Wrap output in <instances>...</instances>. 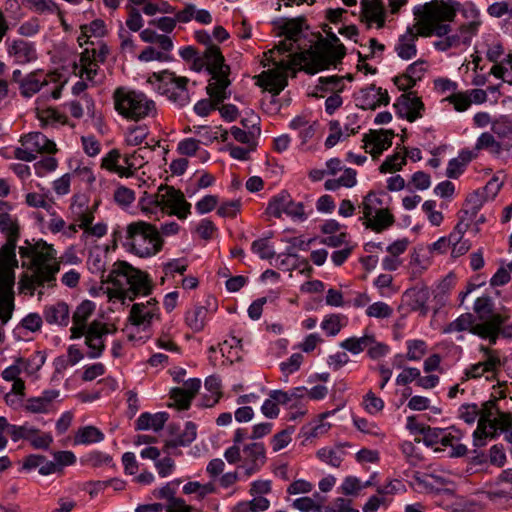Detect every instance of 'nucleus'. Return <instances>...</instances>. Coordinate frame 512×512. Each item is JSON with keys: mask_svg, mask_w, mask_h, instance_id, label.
<instances>
[{"mask_svg": "<svg viewBox=\"0 0 512 512\" xmlns=\"http://www.w3.org/2000/svg\"><path fill=\"white\" fill-rule=\"evenodd\" d=\"M280 29L285 38L264 53L263 65L268 69L257 77L258 84L274 94H279L287 86L288 76L294 75L305 62V57L296 53L294 46L301 33V21L282 20Z\"/></svg>", "mask_w": 512, "mask_h": 512, "instance_id": "1", "label": "nucleus"}, {"mask_svg": "<svg viewBox=\"0 0 512 512\" xmlns=\"http://www.w3.org/2000/svg\"><path fill=\"white\" fill-rule=\"evenodd\" d=\"M459 3L454 1L434 0L414 7L415 23L407 27L395 44V52L403 60L416 56V41L419 36L441 37L450 31V22L456 16Z\"/></svg>", "mask_w": 512, "mask_h": 512, "instance_id": "2", "label": "nucleus"}, {"mask_svg": "<svg viewBox=\"0 0 512 512\" xmlns=\"http://www.w3.org/2000/svg\"><path fill=\"white\" fill-rule=\"evenodd\" d=\"M22 266L32 271V274L24 275L19 286L21 291L33 295L36 286L50 285L56 279L60 263L57 260L56 250L52 245L40 240L35 243L25 241L24 246L19 247Z\"/></svg>", "mask_w": 512, "mask_h": 512, "instance_id": "3", "label": "nucleus"}, {"mask_svg": "<svg viewBox=\"0 0 512 512\" xmlns=\"http://www.w3.org/2000/svg\"><path fill=\"white\" fill-rule=\"evenodd\" d=\"M194 37L206 47L202 54L194 51V71L205 69L209 73L208 91L211 94L224 93V88L231 84L230 67L225 63L220 48L212 43L211 35L205 30L196 31Z\"/></svg>", "mask_w": 512, "mask_h": 512, "instance_id": "4", "label": "nucleus"}, {"mask_svg": "<svg viewBox=\"0 0 512 512\" xmlns=\"http://www.w3.org/2000/svg\"><path fill=\"white\" fill-rule=\"evenodd\" d=\"M112 288H107L109 299L134 300L136 296L150 293L152 285L148 275L125 261L114 263L108 275Z\"/></svg>", "mask_w": 512, "mask_h": 512, "instance_id": "5", "label": "nucleus"}, {"mask_svg": "<svg viewBox=\"0 0 512 512\" xmlns=\"http://www.w3.org/2000/svg\"><path fill=\"white\" fill-rule=\"evenodd\" d=\"M17 241L7 240L0 251V320L2 325L12 317L14 310V268L18 266L16 259Z\"/></svg>", "mask_w": 512, "mask_h": 512, "instance_id": "6", "label": "nucleus"}, {"mask_svg": "<svg viewBox=\"0 0 512 512\" xmlns=\"http://www.w3.org/2000/svg\"><path fill=\"white\" fill-rule=\"evenodd\" d=\"M504 318L500 314H492L488 319L476 321L471 313L461 314L443 328L444 333L468 331L495 345L502 331Z\"/></svg>", "mask_w": 512, "mask_h": 512, "instance_id": "7", "label": "nucleus"}, {"mask_svg": "<svg viewBox=\"0 0 512 512\" xmlns=\"http://www.w3.org/2000/svg\"><path fill=\"white\" fill-rule=\"evenodd\" d=\"M126 240L130 251L139 257L154 256L163 247L158 228L145 221L130 223L126 230Z\"/></svg>", "mask_w": 512, "mask_h": 512, "instance_id": "8", "label": "nucleus"}, {"mask_svg": "<svg viewBox=\"0 0 512 512\" xmlns=\"http://www.w3.org/2000/svg\"><path fill=\"white\" fill-rule=\"evenodd\" d=\"M113 100L115 110L121 116L129 120L140 121L156 113L153 100L149 99L142 92L126 87H118L115 89Z\"/></svg>", "mask_w": 512, "mask_h": 512, "instance_id": "9", "label": "nucleus"}, {"mask_svg": "<svg viewBox=\"0 0 512 512\" xmlns=\"http://www.w3.org/2000/svg\"><path fill=\"white\" fill-rule=\"evenodd\" d=\"M464 432L455 426L447 428L432 427L425 431L424 444L434 449L435 452L447 451L450 458L466 455L468 448L461 443Z\"/></svg>", "mask_w": 512, "mask_h": 512, "instance_id": "10", "label": "nucleus"}, {"mask_svg": "<svg viewBox=\"0 0 512 512\" xmlns=\"http://www.w3.org/2000/svg\"><path fill=\"white\" fill-rule=\"evenodd\" d=\"M359 208L362 212L360 220L363 225L375 232H381L394 222L392 214L382 205L380 197L374 193H368L362 200Z\"/></svg>", "mask_w": 512, "mask_h": 512, "instance_id": "11", "label": "nucleus"}, {"mask_svg": "<svg viewBox=\"0 0 512 512\" xmlns=\"http://www.w3.org/2000/svg\"><path fill=\"white\" fill-rule=\"evenodd\" d=\"M479 352L482 354L480 361L468 365L463 371V381L477 380L485 377L486 380H492L502 366L500 353L498 350L491 349L488 346L480 345Z\"/></svg>", "mask_w": 512, "mask_h": 512, "instance_id": "12", "label": "nucleus"}, {"mask_svg": "<svg viewBox=\"0 0 512 512\" xmlns=\"http://www.w3.org/2000/svg\"><path fill=\"white\" fill-rule=\"evenodd\" d=\"M153 77L160 83L158 89L166 94L169 100L179 106L189 103L190 95L187 88L189 78L176 76L174 72L169 71L154 73Z\"/></svg>", "mask_w": 512, "mask_h": 512, "instance_id": "13", "label": "nucleus"}, {"mask_svg": "<svg viewBox=\"0 0 512 512\" xmlns=\"http://www.w3.org/2000/svg\"><path fill=\"white\" fill-rule=\"evenodd\" d=\"M161 214L185 220L190 214L191 204L182 191L169 185H160Z\"/></svg>", "mask_w": 512, "mask_h": 512, "instance_id": "14", "label": "nucleus"}, {"mask_svg": "<svg viewBox=\"0 0 512 512\" xmlns=\"http://www.w3.org/2000/svg\"><path fill=\"white\" fill-rule=\"evenodd\" d=\"M479 410L477 428L473 432V445L477 448L484 447L489 439L497 438V433L492 427V421L500 411L496 401L485 402Z\"/></svg>", "mask_w": 512, "mask_h": 512, "instance_id": "15", "label": "nucleus"}, {"mask_svg": "<svg viewBox=\"0 0 512 512\" xmlns=\"http://www.w3.org/2000/svg\"><path fill=\"white\" fill-rule=\"evenodd\" d=\"M10 437L13 442L26 440L34 449L48 450L54 441L50 432H44L28 422L10 428Z\"/></svg>", "mask_w": 512, "mask_h": 512, "instance_id": "16", "label": "nucleus"}, {"mask_svg": "<svg viewBox=\"0 0 512 512\" xmlns=\"http://www.w3.org/2000/svg\"><path fill=\"white\" fill-rule=\"evenodd\" d=\"M344 55L345 48L343 44L339 43L338 39H335V43L331 44L327 50L322 53L313 54L309 61L305 59L302 68L310 74H315L330 66H336Z\"/></svg>", "mask_w": 512, "mask_h": 512, "instance_id": "17", "label": "nucleus"}, {"mask_svg": "<svg viewBox=\"0 0 512 512\" xmlns=\"http://www.w3.org/2000/svg\"><path fill=\"white\" fill-rule=\"evenodd\" d=\"M174 382L182 384L181 387H174L170 391L172 402L169 407H174L179 411L188 410L192 399V378H187V371L183 368H174L170 371Z\"/></svg>", "mask_w": 512, "mask_h": 512, "instance_id": "18", "label": "nucleus"}, {"mask_svg": "<svg viewBox=\"0 0 512 512\" xmlns=\"http://www.w3.org/2000/svg\"><path fill=\"white\" fill-rule=\"evenodd\" d=\"M108 48L101 45L98 49H85L80 56L79 64H75V73L80 78H86L87 81L96 83L98 74V63H103L108 55Z\"/></svg>", "mask_w": 512, "mask_h": 512, "instance_id": "19", "label": "nucleus"}, {"mask_svg": "<svg viewBox=\"0 0 512 512\" xmlns=\"http://www.w3.org/2000/svg\"><path fill=\"white\" fill-rule=\"evenodd\" d=\"M460 12L464 22L460 25L457 32L462 37V40H465L469 45L482 26L481 12L472 2L462 5Z\"/></svg>", "mask_w": 512, "mask_h": 512, "instance_id": "20", "label": "nucleus"}, {"mask_svg": "<svg viewBox=\"0 0 512 512\" xmlns=\"http://www.w3.org/2000/svg\"><path fill=\"white\" fill-rule=\"evenodd\" d=\"M107 324L94 320L91 322L84 332L85 344L89 348L88 357L98 358L105 349V336L110 333Z\"/></svg>", "mask_w": 512, "mask_h": 512, "instance_id": "21", "label": "nucleus"}, {"mask_svg": "<svg viewBox=\"0 0 512 512\" xmlns=\"http://www.w3.org/2000/svg\"><path fill=\"white\" fill-rule=\"evenodd\" d=\"M265 447L262 443H251L243 449L242 465L238 468L243 477H250L265 463Z\"/></svg>", "mask_w": 512, "mask_h": 512, "instance_id": "22", "label": "nucleus"}, {"mask_svg": "<svg viewBox=\"0 0 512 512\" xmlns=\"http://www.w3.org/2000/svg\"><path fill=\"white\" fill-rule=\"evenodd\" d=\"M158 318L159 307L155 299H150L145 303H135L129 315V320L133 325L142 326L144 329L149 327Z\"/></svg>", "mask_w": 512, "mask_h": 512, "instance_id": "23", "label": "nucleus"}, {"mask_svg": "<svg viewBox=\"0 0 512 512\" xmlns=\"http://www.w3.org/2000/svg\"><path fill=\"white\" fill-rule=\"evenodd\" d=\"M394 107L396 113L409 122H414L421 118L424 112L423 102L412 93L402 94L394 103Z\"/></svg>", "mask_w": 512, "mask_h": 512, "instance_id": "24", "label": "nucleus"}, {"mask_svg": "<svg viewBox=\"0 0 512 512\" xmlns=\"http://www.w3.org/2000/svg\"><path fill=\"white\" fill-rule=\"evenodd\" d=\"M393 138L392 130H371L363 139L365 151L373 158H377L391 147Z\"/></svg>", "mask_w": 512, "mask_h": 512, "instance_id": "25", "label": "nucleus"}, {"mask_svg": "<svg viewBox=\"0 0 512 512\" xmlns=\"http://www.w3.org/2000/svg\"><path fill=\"white\" fill-rule=\"evenodd\" d=\"M449 482H412L411 487L415 492L424 493L435 499L439 504H444L454 498L455 488L448 486Z\"/></svg>", "mask_w": 512, "mask_h": 512, "instance_id": "26", "label": "nucleus"}, {"mask_svg": "<svg viewBox=\"0 0 512 512\" xmlns=\"http://www.w3.org/2000/svg\"><path fill=\"white\" fill-rule=\"evenodd\" d=\"M357 101L361 108L374 110L382 105H387L389 96L387 90L371 85L360 90Z\"/></svg>", "mask_w": 512, "mask_h": 512, "instance_id": "27", "label": "nucleus"}, {"mask_svg": "<svg viewBox=\"0 0 512 512\" xmlns=\"http://www.w3.org/2000/svg\"><path fill=\"white\" fill-rule=\"evenodd\" d=\"M362 19L369 27L382 28L385 23L386 12L383 0H362Z\"/></svg>", "mask_w": 512, "mask_h": 512, "instance_id": "28", "label": "nucleus"}, {"mask_svg": "<svg viewBox=\"0 0 512 512\" xmlns=\"http://www.w3.org/2000/svg\"><path fill=\"white\" fill-rule=\"evenodd\" d=\"M95 308V303L89 300H85L78 305L72 317L74 325L70 329L71 338L76 339L84 335L88 327L87 320L91 317Z\"/></svg>", "mask_w": 512, "mask_h": 512, "instance_id": "29", "label": "nucleus"}, {"mask_svg": "<svg viewBox=\"0 0 512 512\" xmlns=\"http://www.w3.org/2000/svg\"><path fill=\"white\" fill-rule=\"evenodd\" d=\"M58 390H45L40 396L26 400L24 408L33 414H45L54 409V402L59 397Z\"/></svg>", "mask_w": 512, "mask_h": 512, "instance_id": "30", "label": "nucleus"}, {"mask_svg": "<svg viewBox=\"0 0 512 512\" xmlns=\"http://www.w3.org/2000/svg\"><path fill=\"white\" fill-rule=\"evenodd\" d=\"M20 142L22 146H27V149L35 155L38 153H55L57 150L56 144L40 132H33L23 136Z\"/></svg>", "mask_w": 512, "mask_h": 512, "instance_id": "31", "label": "nucleus"}, {"mask_svg": "<svg viewBox=\"0 0 512 512\" xmlns=\"http://www.w3.org/2000/svg\"><path fill=\"white\" fill-rule=\"evenodd\" d=\"M8 53L20 64L29 63L36 59V50L32 43L22 39L12 41Z\"/></svg>", "mask_w": 512, "mask_h": 512, "instance_id": "32", "label": "nucleus"}, {"mask_svg": "<svg viewBox=\"0 0 512 512\" xmlns=\"http://www.w3.org/2000/svg\"><path fill=\"white\" fill-rule=\"evenodd\" d=\"M43 314L49 324L67 326L69 323L70 311L65 302H56L46 306Z\"/></svg>", "mask_w": 512, "mask_h": 512, "instance_id": "33", "label": "nucleus"}, {"mask_svg": "<svg viewBox=\"0 0 512 512\" xmlns=\"http://www.w3.org/2000/svg\"><path fill=\"white\" fill-rule=\"evenodd\" d=\"M271 490L269 482H253L250 493L253 499L249 502L250 510L253 512L264 511L269 508L270 502L263 495L269 493Z\"/></svg>", "mask_w": 512, "mask_h": 512, "instance_id": "34", "label": "nucleus"}, {"mask_svg": "<svg viewBox=\"0 0 512 512\" xmlns=\"http://www.w3.org/2000/svg\"><path fill=\"white\" fill-rule=\"evenodd\" d=\"M168 414L166 412L157 413H142L135 422L136 430H153L155 432L160 431L165 423L168 421Z\"/></svg>", "mask_w": 512, "mask_h": 512, "instance_id": "35", "label": "nucleus"}, {"mask_svg": "<svg viewBox=\"0 0 512 512\" xmlns=\"http://www.w3.org/2000/svg\"><path fill=\"white\" fill-rule=\"evenodd\" d=\"M230 85H227L225 88H224V93H220V94H211L209 91H208V85L206 86V93L208 94L209 96V99H202V100H199L195 105H194V112L199 115V116H207L211 111H213L214 109H216V107L222 103L224 100L228 99L230 97V92L228 91V87Z\"/></svg>", "mask_w": 512, "mask_h": 512, "instance_id": "36", "label": "nucleus"}, {"mask_svg": "<svg viewBox=\"0 0 512 512\" xmlns=\"http://www.w3.org/2000/svg\"><path fill=\"white\" fill-rule=\"evenodd\" d=\"M396 491L391 482L384 483L377 487V493L372 495L363 506V512H376L381 505L386 504L388 496Z\"/></svg>", "mask_w": 512, "mask_h": 512, "instance_id": "37", "label": "nucleus"}, {"mask_svg": "<svg viewBox=\"0 0 512 512\" xmlns=\"http://www.w3.org/2000/svg\"><path fill=\"white\" fill-rule=\"evenodd\" d=\"M289 127L298 132L301 143L305 144L311 140L316 132V122L303 116H296L290 121Z\"/></svg>", "mask_w": 512, "mask_h": 512, "instance_id": "38", "label": "nucleus"}, {"mask_svg": "<svg viewBox=\"0 0 512 512\" xmlns=\"http://www.w3.org/2000/svg\"><path fill=\"white\" fill-rule=\"evenodd\" d=\"M138 207L148 217L161 213L160 186L155 193L144 192L138 201Z\"/></svg>", "mask_w": 512, "mask_h": 512, "instance_id": "39", "label": "nucleus"}, {"mask_svg": "<svg viewBox=\"0 0 512 512\" xmlns=\"http://www.w3.org/2000/svg\"><path fill=\"white\" fill-rule=\"evenodd\" d=\"M205 389L208 394L203 397V400L200 401L198 405L204 408L213 407L216 403H218L221 397V386L219 379L214 376L206 378Z\"/></svg>", "mask_w": 512, "mask_h": 512, "instance_id": "40", "label": "nucleus"}, {"mask_svg": "<svg viewBox=\"0 0 512 512\" xmlns=\"http://www.w3.org/2000/svg\"><path fill=\"white\" fill-rule=\"evenodd\" d=\"M326 498L321 494L315 492L313 497L303 496L295 499L292 503L293 508L301 512H318L319 509L323 508V504Z\"/></svg>", "mask_w": 512, "mask_h": 512, "instance_id": "41", "label": "nucleus"}, {"mask_svg": "<svg viewBox=\"0 0 512 512\" xmlns=\"http://www.w3.org/2000/svg\"><path fill=\"white\" fill-rule=\"evenodd\" d=\"M7 204L0 202V228L6 234L7 240L17 241L19 237L18 225L5 209Z\"/></svg>", "mask_w": 512, "mask_h": 512, "instance_id": "42", "label": "nucleus"}, {"mask_svg": "<svg viewBox=\"0 0 512 512\" xmlns=\"http://www.w3.org/2000/svg\"><path fill=\"white\" fill-rule=\"evenodd\" d=\"M374 343V335L366 333L361 337H350L343 342H341L340 346L349 351L350 353L357 355L368 349V346Z\"/></svg>", "mask_w": 512, "mask_h": 512, "instance_id": "43", "label": "nucleus"}, {"mask_svg": "<svg viewBox=\"0 0 512 512\" xmlns=\"http://www.w3.org/2000/svg\"><path fill=\"white\" fill-rule=\"evenodd\" d=\"M36 115L43 126L65 124L67 122L66 116L52 107L42 108L37 106Z\"/></svg>", "mask_w": 512, "mask_h": 512, "instance_id": "44", "label": "nucleus"}, {"mask_svg": "<svg viewBox=\"0 0 512 512\" xmlns=\"http://www.w3.org/2000/svg\"><path fill=\"white\" fill-rule=\"evenodd\" d=\"M344 455V450L339 446L323 447L317 451L319 460L332 467H339L343 461Z\"/></svg>", "mask_w": 512, "mask_h": 512, "instance_id": "45", "label": "nucleus"}, {"mask_svg": "<svg viewBox=\"0 0 512 512\" xmlns=\"http://www.w3.org/2000/svg\"><path fill=\"white\" fill-rule=\"evenodd\" d=\"M439 39L433 43V46L436 50L445 52L452 48H458L462 45L467 46L468 43L465 40H462V37L456 31L455 33H451V30L444 34Z\"/></svg>", "mask_w": 512, "mask_h": 512, "instance_id": "46", "label": "nucleus"}, {"mask_svg": "<svg viewBox=\"0 0 512 512\" xmlns=\"http://www.w3.org/2000/svg\"><path fill=\"white\" fill-rule=\"evenodd\" d=\"M358 131V127H352L351 129H346V132H343L340 123L337 121H333L330 123V134L326 138L325 146L327 148L334 147L338 142L346 139L347 137L355 134Z\"/></svg>", "mask_w": 512, "mask_h": 512, "instance_id": "47", "label": "nucleus"}, {"mask_svg": "<svg viewBox=\"0 0 512 512\" xmlns=\"http://www.w3.org/2000/svg\"><path fill=\"white\" fill-rule=\"evenodd\" d=\"M104 439L103 433L94 426H85L80 428L75 437V444H91L101 442Z\"/></svg>", "mask_w": 512, "mask_h": 512, "instance_id": "48", "label": "nucleus"}, {"mask_svg": "<svg viewBox=\"0 0 512 512\" xmlns=\"http://www.w3.org/2000/svg\"><path fill=\"white\" fill-rule=\"evenodd\" d=\"M42 75L32 73L28 75L20 85L21 94L24 97H31L39 92L43 85H47L45 78L41 79Z\"/></svg>", "mask_w": 512, "mask_h": 512, "instance_id": "49", "label": "nucleus"}, {"mask_svg": "<svg viewBox=\"0 0 512 512\" xmlns=\"http://www.w3.org/2000/svg\"><path fill=\"white\" fill-rule=\"evenodd\" d=\"M17 361L21 367L22 372L27 375H33L43 366L45 357L41 352H35L29 358H17Z\"/></svg>", "mask_w": 512, "mask_h": 512, "instance_id": "50", "label": "nucleus"}, {"mask_svg": "<svg viewBox=\"0 0 512 512\" xmlns=\"http://www.w3.org/2000/svg\"><path fill=\"white\" fill-rule=\"evenodd\" d=\"M406 359L409 361H419L427 353L428 346L424 340L421 339H409L406 341Z\"/></svg>", "mask_w": 512, "mask_h": 512, "instance_id": "51", "label": "nucleus"}, {"mask_svg": "<svg viewBox=\"0 0 512 512\" xmlns=\"http://www.w3.org/2000/svg\"><path fill=\"white\" fill-rule=\"evenodd\" d=\"M294 432L295 427L288 426L276 433L270 440V445L273 452H279L286 448L291 443Z\"/></svg>", "mask_w": 512, "mask_h": 512, "instance_id": "52", "label": "nucleus"}, {"mask_svg": "<svg viewBox=\"0 0 512 512\" xmlns=\"http://www.w3.org/2000/svg\"><path fill=\"white\" fill-rule=\"evenodd\" d=\"M475 149L487 150L492 154H500L502 146L492 134L484 132L477 138Z\"/></svg>", "mask_w": 512, "mask_h": 512, "instance_id": "53", "label": "nucleus"}, {"mask_svg": "<svg viewBox=\"0 0 512 512\" xmlns=\"http://www.w3.org/2000/svg\"><path fill=\"white\" fill-rule=\"evenodd\" d=\"M405 164L406 156L401 152H396L385 159L379 170L381 173H393L401 170Z\"/></svg>", "mask_w": 512, "mask_h": 512, "instance_id": "54", "label": "nucleus"}, {"mask_svg": "<svg viewBox=\"0 0 512 512\" xmlns=\"http://www.w3.org/2000/svg\"><path fill=\"white\" fill-rule=\"evenodd\" d=\"M330 428L331 425L322 418L316 424L304 427L301 431V436L304 438V441H308L312 438L323 436Z\"/></svg>", "mask_w": 512, "mask_h": 512, "instance_id": "55", "label": "nucleus"}, {"mask_svg": "<svg viewBox=\"0 0 512 512\" xmlns=\"http://www.w3.org/2000/svg\"><path fill=\"white\" fill-rule=\"evenodd\" d=\"M290 196L288 194H280L274 197L268 205V213L274 217H281L286 215V207L289 205Z\"/></svg>", "mask_w": 512, "mask_h": 512, "instance_id": "56", "label": "nucleus"}, {"mask_svg": "<svg viewBox=\"0 0 512 512\" xmlns=\"http://www.w3.org/2000/svg\"><path fill=\"white\" fill-rule=\"evenodd\" d=\"M353 424L362 433L380 438L384 437V433L375 422L362 417H354Z\"/></svg>", "mask_w": 512, "mask_h": 512, "instance_id": "57", "label": "nucleus"}, {"mask_svg": "<svg viewBox=\"0 0 512 512\" xmlns=\"http://www.w3.org/2000/svg\"><path fill=\"white\" fill-rule=\"evenodd\" d=\"M195 231L202 240L210 241L217 235L218 229L210 219L204 218L198 222Z\"/></svg>", "mask_w": 512, "mask_h": 512, "instance_id": "58", "label": "nucleus"}, {"mask_svg": "<svg viewBox=\"0 0 512 512\" xmlns=\"http://www.w3.org/2000/svg\"><path fill=\"white\" fill-rule=\"evenodd\" d=\"M120 154L117 150L110 151L102 160V166L121 176H127V168L117 164Z\"/></svg>", "mask_w": 512, "mask_h": 512, "instance_id": "59", "label": "nucleus"}, {"mask_svg": "<svg viewBox=\"0 0 512 512\" xmlns=\"http://www.w3.org/2000/svg\"><path fill=\"white\" fill-rule=\"evenodd\" d=\"M306 391L304 387H298L295 388L294 392L292 394H289L288 392L282 391V390H272L269 393V398L273 400V402L279 406L287 404L291 401L292 397L296 396H303V392Z\"/></svg>", "mask_w": 512, "mask_h": 512, "instance_id": "60", "label": "nucleus"}, {"mask_svg": "<svg viewBox=\"0 0 512 512\" xmlns=\"http://www.w3.org/2000/svg\"><path fill=\"white\" fill-rule=\"evenodd\" d=\"M364 409L371 415H377L384 408V401L373 392H368L363 398Z\"/></svg>", "mask_w": 512, "mask_h": 512, "instance_id": "61", "label": "nucleus"}, {"mask_svg": "<svg viewBox=\"0 0 512 512\" xmlns=\"http://www.w3.org/2000/svg\"><path fill=\"white\" fill-rule=\"evenodd\" d=\"M422 210L425 212L428 221L433 226H439L443 222V214L436 210V202L433 200H427L422 205Z\"/></svg>", "mask_w": 512, "mask_h": 512, "instance_id": "62", "label": "nucleus"}, {"mask_svg": "<svg viewBox=\"0 0 512 512\" xmlns=\"http://www.w3.org/2000/svg\"><path fill=\"white\" fill-rule=\"evenodd\" d=\"M218 138V132L209 126L200 125L194 130V142L207 145Z\"/></svg>", "mask_w": 512, "mask_h": 512, "instance_id": "63", "label": "nucleus"}, {"mask_svg": "<svg viewBox=\"0 0 512 512\" xmlns=\"http://www.w3.org/2000/svg\"><path fill=\"white\" fill-rule=\"evenodd\" d=\"M393 309L385 302H374L366 309V314L374 318H388L392 315Z\"/></svg>", "mask_w": 512, "mask_h": 512, "instance_id": "64", "label": "nucleus"}]
</instances>
